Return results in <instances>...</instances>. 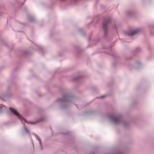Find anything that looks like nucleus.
I'll return each instance as SVG.
<instances>
[{"label": "nucleus", "mask_w": 154, "mask_h": 154, "mask_svg": "<svg viewBox=\"0 0 154 154\" xmlns=\"http://www.w3.org/2000/svg\"><path fill=\"white\" fill-rule=\"evenodd\" d=\"M9 109L11 112H12L14 114L18 116L19 118H21V116H20L19 113L14 109L11 108H10Z\"/></svg>", "instance_id": "1"}, {"label": "nucleus", "mask_w": 154, "mask_h": 154, "mask_svg": "<svg viewBox=\"0 0 154 154\" xmlns=\"http://www.w3.org/2000/svg\"><path fill=\"white\" fill-rule=\"evenodd\" d=\"M109 21L110 20L109 19H108L106 20V21L103 23V28L104 31V32L105 33L106 32V30L107 27L108 23L109 22Z\"/></svg>", "instance_id": "2"}, {"label": "nucleus", "mask_w": 154, "mask_h": 154, "mask_svg": "<svg viewBox=\"0 0 154 154\" xmlns=\"http://www.w3.org/2000/svg\"><path fill=\"white\" fill-rule=\"evenodd\" d=\"M113 121L115 124H117L120 121V119L119 118H113L112 119Z\"/></svg>", "instance_id": "3"}, {"label": "nucleus", "mask_w": 154, "mask_h": 154, "mask_svg": "<svg viewBox=\"0 0 154 154\" xmlns=\"http://www.w3.org/2000/svg\"><path fill=\"white\" fill-rule=\"evenodd\" d=\"M139 31L138 30H136L133 31L131 35L133 36L136 35L138 33Z\"/></svg>", "instance_id": "4"}, {"label": "nucleus", "mask_w": 154, "mask_h": 154, "mask_svg": "<svg viewBox=\"0 0 154 154\" xmlns=\"http://www.w3.org/2000/svg\"><path fill=\"white\" fill-rule=\"evenodd\" d=\"M37 122H30V123L32 124H35Z\"/></svg>", "instance_id": "5"}, {"label": "nucleus", "mask_w": 154, "mask_h": 154, "mask_svg": "<svg viewBox=\"0 0 154 154\" xmlns=\"http://www.w3.org/2000/svg\"><path fill=\"white\" fill-rule=\"evenodd\" d=\"M23 120L24 121H25V122H26V119H23Z\"/></svg>", "instance_id": "6"}, {"label": "nucleus", "mask_w": 154, "mask_h": 154, "mask_svg": "<svg viewBox=\"0 0 154 154\" xmlns=\"http://www.w3.org/2000/svg\"><path fill=\"white\" fill-rule=\"evenodd\" d=\"M39 141L40 143V142H41V140H40V139L39 138Z\"/></svg>", "instance_id": "7"}, {"label": "nucleus", "mask_w": 154, "mask_h": 154, "mask_svg": "<svg viewBox=\"0 0 154 154\" xmlns=\"http://www.w3.org/2000/svg\"><path fill=\"white\" fill-rule=\"evenodd\" d=\"M104 97V96H102V97Z\"/></svg>", "instance_id": "8"}]
</instances>
